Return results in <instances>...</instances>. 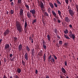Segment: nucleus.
<instances>
[{
    "instance_id": "nucleus-1",
    "label": "nucleus",
    "mask_w": 78,
    "mask_h": 78,
    "mask_svg": "<svg viewBox=\"0 0 78 78\" xmlns=\"http://www.w3.org/2000/svg\"><path fill=\"white\" fill-rule=\"evenodd\" d=\"M16 26L18 30L19 31H22V27H21L20 24L19 22L16 21Z\"/></svg>"
},
{
    "instance_id": "nucleus-2",
    "label": "nucleus",
    "mask_w": 78,
    "mask_h": 78,
    "mask_svg": "<svg viewBox=\"0 0 78 78\" xmlns=\"http://www.w3.org/2000/svg\"><path fill=\"white\" fill-rule=\"evenodd\" d=\"M69 12L71 16H73L74 14H75V12H73V11L71 9H69Z\"/></svg>"
},
{
    "instance_id": "nucleus-3",
    "label": "nucleus",
    "mask_w": 78,
    "mask_h": 78,
    "mask_svg": "<svg viewBox=\"0 0 78 78\" xmlns=\"http://www.w3.org/2000/svg\"><path fill=\"white\" fill-rule=\"evenodd\" d=\"M42 44H43V47L44 49L45 50H46V49L47 48V46L45 45L46 44V42L45 41H44L43 40V41L42 42Z\"/></svg>"
},
{
    "instance_id": "nucleus-4",
    "label": "nucleus",
    "mask_w": 78,
    "mask_h": 78,
    "mask_svg": "<svg viewBox=\"0 0 78 78\" xmlns=\"http://www.w3.org/2000/svg\"><path fill=\"white\" fill-rule=\"evenodd\" d=\"M20 15L21 16H22L23 15V9H20Z\"/></svg>"
},
{
    "instance_id": "nucleus-5",
    "label": "nucleus",
    "mask_w": 78,
    "mask_h": 78,
    "mask_svg": "<svg viewBox=\"0 0 78 78\" xmlns=\"http://www.w3.org/2000/svg\"><path fill=\"white\" fill-rule=\"evenodd\" d=\"M52 12L53 15V16H54L55 17V18H58V16H56V13H55V12L54 10H52Z\"/></svg>"
},
{
    "instance_id": "nucleus-6",
    "label": "nucleus",
    "mask_w": 78,
    "mask_h": 78,
    "mask_svg": "<svg viewBox=\"0 0 78 78\" xmlns=\"http://www.w3.org/2000/svg\"><path fill=\"white\" fill-rule=\"evenodd\" d=\"M30 12L33 15H34V14H36V10H35V9H34L31 10L30 11Z\"/></svg>"
},
{
    "instance_id": "nucleus-7",
    "label": "nucleus",
    "mask_w": 78,
    "mask_h": 78,
    "mask_svg": "<svg viewBox=\"0 0 78 78\" xmlns=\"http://www.w3.org/2000/svg\"><path fill=\"white\" fill-rule=\"evenodd\" d=\"M69 37H72L73 39L74 40V39L75 38V34H70L69 35Z\"/></svg>"
},
{
    "instance_id": "nucleus-8",
    "label": "nucleus",
    "mask_w": 78,
    "mask_h": 78,
    "mask_svg": "<svg viewBox=\"0 0 78 78\" xmlns=\"http://www.w3.org/2000/svg\"><path fill=\"white\" fill-rule=\"evenodd\" d=\"M9 32H10V30L8 29L6 30L5 31V32L4 33V35H5L6 36L7 34H9Z\"/></svg>"
},
{
    "instance_id": "nucleus-9",
    "label": "nucleus",
    "mask_w": 78,
    "mask_h": 78,
    "mask_svg": "<svg viewBox=\"0 0 78 78\" xmlns=\"http://www.w3.org/2000/svg\"><path fill=\"white\" fill-rule=\"evenodd\" d=\"M65 20L66 22H70V19L67 17H65Z\"/></svg>"
},
{
    "instance_id": "nucleus-10",
    "label": "nucleus",
    "mask_w": 78,
    "mask_h": 78,
    "mask_svg": "<svg viewBox=\"0 0 78 78\" xmlns=\"http://www.w3.org/2000/svg\"><path fill=\"white\" fill-rule=\"evenodd\" d=\"M10 46H9V44H6L5 45V50H6V49H9V48Z\"/></svg>"
},
{
    "instance_id": "nucleus-11",
    "label": "nucleus",
    "mask_w": 78,
    "mask_h": 78,
    "mask_svg": "<svg viewBox=\"0 0 78 78\" xmlns=\"http://www.w3.org/2000/svg\"><path fill=\"white\" fill-rule=\"evenodd\" d=\"M24 58L27 61L28 59V54L26 53L24 55Z\"/></svg>"
},
{
    "instance_id": "nucleus-12",
    "label": "nucleus",
    "mask_w": 78,
    "mask_h": 78,
    "mask_svg": "<svg viewBox=\"0 0 78 78\" xmlns=\"http://www.w3.org/2000/svg\"><path fill=\"white\" fill-rule=\"evenodd\" d=\"M18 49L19 51H21L22 50V44H20L18 46Z\"/></svg>"
},
{
    "instance_id": "nucleus-13",
    "label": "nucleus",
    "mask_w": 78,
    "mask_h": 78,
    "mask_svg": "<svg viewBox=\"0 0 78 78\" xmlns=\"http://www.w3.org/2000/svg\"><path fill=\"white\" fill-rule=\"evenodd\" d=\"M38 55L40 56H42L43 55V52L42 50H40V51L38 52Z\"/></svg>"
},
{
    "instance_id": "nucleus-14",
    "label": "nucleus",
    "mask_w": 78,
    "mask_h": 78,
    "mask_svg": "<svg viewBox=\"0 0 78 78\" xmlns=\"http://www.w3.org/2000/svg\"><path fill=\"white\" fill-rule=\"evenodd\" d=\"M61 70L62 72H63V73H64V74H66V70L64 68H62Z\"/></svg>"
},
{
    "instance_id": "nucleus-15",
    "label": "nucleus",
    "mask_w": 78,
    "mask_h": 78,
    "mask_svg": "<svg viewBox=\"0 0 78 78\" xmlns=\"http://www.w3.org/2000/svg\"><path fill=\"white\" fill-rule=\"evenodd\" d=\"M49 5L51 8L52 9H53V8H54V6L53 5V4L51 2H50L49 3Z\"/></svg>"
},
{
    "instance_id": "nucleus-16",
    "label": "nucleus",
    "mask_w": 78,
    "mask_h": 78,
    "mask_svg": "<svg viewBox=\"0 0 78 78\" xmlns=\"http://www.w3.org/2000/svg\"><path fill=\"white\" fill-rule=\"evenodd\" d=\"M40 6L41 8H44V3L42 2L40 3Z\"/></svg>"
},
{
    "instance_id": "nucleus-17",
    "label": "nucleus",
    "mask_w": 78,
    "mask_h": 78,
    "mask_svg": "<svg viewBox=\"0 0 78 78\" xmlns=\"http://www.w3.org/2000/svg\"><path fill=\"white\" fill-rule=\"evenodd\" d=\"M27 16L28 18H31V13L28 12L27 13Z\"/></svg>"
},
{
    "instance_id": "nucleus-18",
    "label": "nucleus",
    "mask_w": 78,
    "mask_h": 78,
    "mask_svg": "<svg viewBox=\"0 0 78 78\" xmlns=\"http://www.w3.org/2000/svg\"><path fill=\"white\" fill-rule=\"evenodd\" d=\"M35 53V51H34V49H32V56H34V54Z\"/></svg>"
},
{
    "instance_id": "nucleus-19",
    "label": "nucleus",
    "mask_w": 78,
    "mask_h": 78,
    "mask_svg": "<svg viewBox=\"0 0 78 78\" xmlns=\"http://www.w3.org/2000/svg\"><path fill=\"white\" fill-rule=\"evenodd\" d=\"M25 25H24V27L25 28H26L27 27V26L28 25V24H27V21L24 22Z\"/></svg>"
},
{
    "instance_id": "nucleus-20",
    "label": "nucleus",
    "mask_w": 78,
    "mask_h": 78,
    "mask_svg": "<svg viewBox=\"0 0 78 78\" xmlns=\"http://www.w3.org/2000/svg\"><path fill=\"white\" fill-rule=\"evenodd\" d=\"M17 72L18 73H20L21 72V69L20 68H18L17 69Z\"/></svg>"
},
{
    "instance_id": "nucleus-21",
    "label": "nucleus",
    "mask_w": 78,
    "mask_h": 78,
    "mask_svg": "<svg viewBox=\"0 0 78 78\" xmlns=\"http://www.w3.org/2000/svg\"><path fill=\"white\" fill-rule=\"evenodd\" d=\"M26 49L28 51H30V48H29L28 46H26Z\"/></svg>"
},
{
    "instance_id": "nucleus-22",
    "label": "nucleus",
    "mask_w": 78,
    "mask_h": 78,
    "mask_svg": "<svg viewBox=\"0 0 78 78\" xmlns=\"http://www.w3.org/2000/svg\"><path fill=\"white\" fill-rule=\"evenodd\" d=\"M64 36L66 39H70V38L69 37V36H68L66 35L65 34H64Z\"/></svg>"
},
{
    "instance_id": "nucleus-23",
    "label": "nucleus",
    "mask_w": 78,
    "mask_h": 78,
    "mask_svg": "<svg viewBox=\"0 0 78 78\" xmlns=\"http://www.w3.org/2000/svg\"><path fill=\"white\" fill-rule=\"evenodd\" d=\"M47 37L48 40L49 41H50V35H49V34H48L47 35Z\"/></svg>"
},
{
    "instance_id": "nucleus-24",
    "label": "nucleus",
    "mask_w": 78,
    "mask_h": 78,
    "mask_svg": "<svg viewBox=\"0 0 78 78\" xmlns=\"http://www.w3.org/2000/svg\"><path fill=\"white\" fill-rule=\"evenodd\" d=\"M51 62L53 63V62H55V59L53 58H52L51 59Z\"/></svg>"
},
{
    "instance_id": "nucleus-25",
    "label": "nucleus",
    "mask_w": 78,
    "mask_h": 78,
    "mask_svg": "<svg viewBox=\"0 0 78 78\" xmlns=\"http://www.w3.org/2000/svg\"><path fill=\"white\" fill-rule=\"evenodd\" d=\"M25 6L27 8V10H29L30 9L29 6L27 4H26L25 5Z\"/></svg>"
},
{
    "instance_id": "nucleus-26",
    "label": "nucleus",
    "mask_w": 78,
    "mask_h": 78,
    "mask_svg": "<svg viewBox=\"0 0 78 78\" xmlns=\"http://www.w3.org/2000/svg\"><path fill=\"white\" fill-rule=\"evenodd\" d=\"M46 57V55H45V53H44V55L43 56V58L44 61H45V57Z\"/></svg>"
},
{
    "instance_id": "nucleus-27",
    "label": "nucleus",
    "mask_w": 78,
    "mask_h": 78,
    "mask_svg": "<svg viewBox=\"0 0 78 78\" xmlns=\"http://www.w3.org/2000/svg\"><path fill=\"white\" fill-rule=\"evenodd\" d=\"M14 41L16 42L17 41V37H14Z\"/></svg>"
},
{
    "instance_id": "nucleus-28",
    "label": "nucleus",
    "mask_w": 78,
    "mask_h": 78,
    "mask_svg": "<svg viewBox=\"0 0 78 78\" xmlns=\"http://www.w3.org/2000/svg\"><path fill=\"white\" fill-rule=\"evenodd\" d=\"M64 33H65V34H68L69 33V32H68V30L67 29L66 30H65L64 31Z\"/></svg>"
},
{
    "instance_id": "nucleus-29",
    "label": "nucleus",
    "mask_w": 78,
    "mask_h": 78,
    "mask_svg": "<svg viewBox=\"0 0 78 78\" xmlns=\"http://www.w3.org/2000/svg\"><path fill=\"white\" fill-rule=\"evenodd\" d=\"M10 12L11 14H14V10H11Z\"/></svg>"
},
{
    "instance_id": "nucleus-30",
    "label": "nucleus",
    "mask_w": 78,
    "mask_h": 78,
    "mask_svg": "<svg viewBox=\"0 0 78 78\" xmlns=\"http://www.w3.org/2000/svg\"><path fill=\"white\" fill-rule=\"evenodd\" d=\"M18 3L21 4L22 3V0H18Z\"/></svg>"
},
{
    "instance_id": "nucleus-31",
    "label": "nucleus",
    "mask_w": 78,
    "mask_h": 78,
    "mask_svg": "<svg viewBox=\"0 0 78 78\" xmlns=\"http://www.w3.org/2000/svg\"><path fill=\"white\" fill-rule=\"evenodd\" d=\"M59 44H60V45H62V41H59Z\"/></svg>"
},
{
    "instance_id": "nucleus-32",
    "label": "nucleus",
    "mask_w": 78,
    "mask_h": 78,
    "mask_svg": "<svg viewBox=\"0 0 78 78\" xmlns=\"http://www.w3.org/2000/svg\"><path fill=\"white\" fill-rule=\"evenodd\" d=\"M58 13L59 15V16H61V11L59 10L58 11Z\"/></svg>"
},
{
    "instance_id": "nucleus-33",
    "label": "nucleus",
    "mask_w": 78,
    "mask_h": 78,
    "mask_svg": "<svg viewBox=\"0 0 78 78\" xmlns=\"http://www.w3.org/2000/svg\"><path fill=\"white\" fill-rule=\"evenodd\" d=\"M54 5L55 6V7L56 8H58V5L56 4V3H54Z\"/></svg>"
},
{
    "instance_id": "nucleus-34",
    "label": "nucleus",
    "mask_w": 78,
    "mask_h": 78,
    "mask_svg": "<svg viewBox=\"0 0 78 78\" xmlns=\"http://www.w3.org/2000/svg\"><path fill=\"white\" fill-rule=\"evenodd\" d=\"M56 1H57V2L58 3V4H59V5H61V3L60 2H59V0H57Z\"/></svg>"
},
{
    "instance_id": "nucleus-35",
    "label": "nucleus",
    "mask_w": 78,
    "mask_h": 78,
    "mask_svg": "<svg viewBox=\"0 0 78 78\" xmlns=\"http://www.w3.org/2000/svg\"><path fill=\"white\" fill-rule=\"evenodd\" d=\"M22 62L23 66H25V62H24V61H23V60H22Z\"/></svg>"
},
{
    "instance_id": "nucleus-36",
    "label": "nucleus",
    "mask_w": 78,
    "mask_h": 78,
    "mask_svg": "<svg viewBox=\"0 0 78 78\" xmlns=\"http://www.w3.org/2000/svg\"><path fill=\"white\" fill-rule=\"evenodd\" d=\"M76 9L77 11L78 12V5H76Z\"/></svg>"
},
{
    "instance_id": "nucleus-37",
    "label": "nucleus",
    "mask_w": 78,
    "mask_h": 78,
    "mask_svg": "<svg viewBox=\"0 0 78 78\" xmlns=\"http://www.w3.org/2000/svg\"><path fill=\"white\" fill-rule=\"evenodd\" d=\"M48 11L49 13H50V8H49L48 10Z\"/></svg>"
},
{
    "instance_id": "nucleus-38",
    "label": "nucleus",
    "mask_w": 78,
    "mask_h": 78,
    "mask_svg": "<svg viewBox=\"0 0 78 78\" xmlns=\"http://www.w3.org/2000/svg\"><path fill=\"white\" fill-rule=\"evenodd\" d=\"M44 15L45 16H48V14L47 13V12H45L44 14Z\"/></svg>"
},
{
    "instance_id": "nucleus-39",
    "label": "nucleus",
    "mask_w": 78,
    "mask_h": 78,
    "mask_svg": "<svg viewBox=\"0 0 78 78\" xmlns=\"http://www.w3.org/2000/svg\"><path fill=\"white\" fill-rule=\"evenodd\" d=\"M64 64L65 66H67V61H65L64 62Z\"/></svg>"
},
{
    "instance_id": "nucleus-40",
    "label": "nucleus",
    "mask_w": 78,
    "mask_h": 78,
    "mask_svg": "<svg viewBox=\"0 0 78 78\" xmlns=\"http://www.w3.org/2000/svg\"><path fill=\"white\" fill-rule=\"evenodd\" d=\"M53 56L55 58V59L56 60L57 59V57H56V56H55V55H53Z\"/></svg>"
},
{
    "instance_id": "nucleus-41",
    "label": "nucleus",
    "mask_w": 78,
    "mask_h": 78,
    "mask_svg": "<svg viewBox=\"0 0 78 78\" xmlns=\"http://www.w3.org/2000/svg\"><path fill=\"white\" fill-rule=\"evenodd\" d=\"M36 22V20H34L32 22L33 24L34 23Z\"/></svg>"
},
{
    "instance_id": "nucleus-42",
    "label": "nucleus",
    "mask_w": 78,
    "mask_h": 78,
    "mask_svg": "<svg viewBox=\"0 0 78 78\" xmlns=\"http://www.w3.org/2000/svg\"><path fill=\"white\" fill-rule=\"evenodd\" d=\"M65 1L66 4H69V0H65Z\"/></svg>"
},
{
    "instance_id": "nucleus-43",
    "label": "nucleus",
    "mask_w": 78,
    "mask_h": 78,
    "mask_svg": "<svg viewBox=\"0 0 78 78\" xmlns=\"http://www.w3.org/2000/svg\"><path fill=\"white\" fill-rule=\"evenodd\" d=\"M10 61H14V58H10Z\"/></svg>"
},
{
    "instance_id": "nucleus-44",
    "label": "nucleus",
    "mask_w": 78,
    "mask_h": 78,
    "mask_svg": "<svg viewBox=\"0 0 78 78\" xmlns=\"http://www.w3.org/2000/svg\"><path fill=\"white\" fill-rule=\"evenodd\" d=\"M64 45H65V47H67V46L68 45V43H65L64 44Z\"/></svg>"
},
{
    "instance_id": "nucleus-45",
    "label": "nucleus",
    "mask_w": 78,
    "mask_h": 78,
    "mask_svg": "<svg viewBox=\"0 0 78 78\" xmlns=\"http://www.w3.org/2000/svg\"><path fill=\"white\" fill-rule=\"evenodd\" d=\"M15 78H19V76H18L17 75H16L15 76Z\"/></svg>"
},
{
    "instance_id": "nucleus-46",
    "label": "nucleus",
    "mask_w": 78,
    "mask_h": 78,
    "mask_svg": "<svg viewBox=\"0 0 78 78\" xmlns=\"http://www.w3.org/2000/svg\"><path fill=\"white\" fill-rule=\"evenodd\" d=\"M55 32L56 34L58 33V30H57V29H55Z\"/></svg>"
},
{
    "instance_id": "nucleus-47",
    "label": "nucleus",
    "mask_w": 78,
    "mask_h": 78,
    "mask_svg": "<svg viewBox=\"0 0 78 78\" xmlns=\"http://www.w3.org/2000/svg\"><path fill=\"white\" fill-rule=\"evenodd\" d=\"M57 20L56 19V18H54V21H55V22H56Z\"/></svg>"
},
{
    "instance_id": "nucleus-48",
    "label": "nucleus",
    "mask_w": 78,
    "mask_h": 78,
    "mask_svg": "<svg viewBox=\"0 0 78 78\" xmlns=\"http://www.w3.org/2000/svg\"><path fill=\"white\" fill-rule=\"evenodd\" d=\"M11 5H12V6H13V5H14V2H12L11 3Z\"/></svg>"
},
{
    "instance_id": "nucleus-49",
    "label": "nucleus",
    "mask_w": 78,
    "mask_h": 78,
    "mask_svg": "<svg viewBox=\"0 0 78 78\" xmlns=\"http://www.w3.org/2000/svg\"><path fill=\"white\" fill-rule=\"evenodd\" d=\"M57 21H58V23H61V21L60 20H57Z\"/></svg>"
},
{
    "instance_id": "nucleus-50",
    "label": "nucleus",
    "mask_w": 78,
    "mask_h": 78,
    "mask_svg": "<svg viewBox=\"0 0 78 78\" xmlns=\"http://www.w3.org/2000/svg\"><path fill=\"white\" fill-rule=\"evenodd\" d=\"M38 72V71H37V70H36L35 73H36V74H37Z\"/></svg>"
},
{
    "instance_id": "nucleus-51",
    "label": "nucleus",
    "mask_w": 78,
    "mask_h": 78,
    "mask_svg": "<svg viewBox=\"0 0 78 78\" xmlns=\"http://www.w3.org/2000/svg\"><path fill=\"white\" fill-rule=\"evenodd\" d=\"M9 56L10 57V58H12V54H10Z\"/></svg>"
},
{
    "instance_id": "nucleus-52",
    "label": "nucleus",
    "mask_w": 78,
    "mask_h": 78,
    "mask_svg": "<svg viewBox=\"0 0 78 78\" xmlns=\"http://www.w3.org/2000/svg\"><path fill=\"white\" fill-rule=\"evenodd\" d=\"M51 55H50V56L49 57V59H51Z\"/></svg>"
},
{
    "instance_id": "nucleus-53",
    "label": "nucleus",
    "mask_w": 78,
    "mask_h": 78,
    "mask_svg": "<svg viewBox=\"0 0 78 78\" xmlns=\"http://www.w3.org/2000/svg\"><path fill=\"white\" fill-rule=\"evenodd\" d=\"M69 27H70V28H72V25L71 24L69 25Z\"/></svg>"
},
{
    "instance_id": "nucleus-54",
    "label": "nucleus",
    "mask_w": 78,
    "mask_h": 78,
    "mask_svg": "<svg viewBox=\"0 0 78 78\" xmlns=\"http://www.w3.org/2000/svg\"><path fill=\"white\" fill-rule=\"evenodd\" d=\"M29 39L30 40H31V37H29Z\"/></svg>"
},
{
    "instance_id": "nucleus-55",
    "label": "nucleus",
    "mask_w": 78,
    "mask_h": 78,
    "mask_svg": "<svg viewBox=\"0 0 78 78\" xmlns=\"http://www.w3.org/2000/svg\"><path fill=\"white\" fill-rule=\"evenodd\" d=\"M46 78H50L48 76H46Z\"/></svg>"
},
{
    "instance_id": "nucleus-56",
    "label": "nucleus",
    "mask_w": 78,
    "mask_h": 78,
    "mask_svg": "<svg viewBox=\"0 0 78 78\" xmlns=\"http://www.w3.org/2000/svg\"><path fill=\"white\" fill-rule=\"evenodd\" d=\"M2 39H0V45H1V42H2Z\"/></svg>"
},
{
    "instance_id": "nucleus-57",
    "label": "nucleus",
    "mask_w": 78,
    "mask_h": 78,
    "mask_svg": "<svg viewBox=\"0 0 78 78\" xmlns=\"http://www.w3.org/2000/svg\"><path fill=\"white\" fill-rule=\"evenodd\" d=\"M59 16L61 19H62V16H61V15Z\"/></svg>"
},
{
    "instance_id": "nucleus-58",
    "label": "nucleus",
    "mask_w": 78,
    "mask_h": 78,
    "mask_svg": "<svg viewBox=\"0 0 78 78\" xmlns=\"http://www.w3.org/2000/svg\"><path fill=\"white\" fill-rule=\"evenodd\" d=\"M4 62H6V59H4Z\"/></svg>"
},
{
    "instance_id": "nucleus-59",
    "label": "nucleus",
    "mask_w": 78,
    "mask_h": 78,
    "mask_svg": "<svg viewBox=\"0 0 78 78\" xmlns=\"http://www.w3.org/2000/svg\"><path fill=\"white\" fill-rule=\"evenodd\" d=\"M13 1V0H9L10 2H12Z\"/></svg>"
},
{
    "instance_id": "nucleus-60",
    "label": "nucleus",
    "mask_w": 78,
    "mask_h": 78,
    "mask_svg": "<svg viewBox=\"0 0 78 78\" xmlns=\"http://www.w3.org/2000/svg\"><path fill=\"white\" fill-rule=\"evenodd\" d=\"M2 65V63H1V61H0V66Z\"/></svg>"
},
{
    "instance_id": "nucleus-61",
    "label": "nucleus",
    "mask_w": 78,
    "mask_h": 78,
    "mask_svg": "<svg viewBox=\"0 0 78 78\" xmlns=\"http://www.w3.org/2000/svg\"><path fill=\"white\" fill-rule=\"evenodd\" d=\"M70 2H72V0H69Z\"/></svg>"
},
{
    "instance_id": "nucleus-62",
    "label": "nucleus",
    "mask_w": 78,
    "mask_h": 78,
    "mask_svg": "<svg viewBox=\"0 0 78 78\" xmlns=\"http://www.w3.org/2000/svg\"><path fill=\"white\" fill-rule=\"evenodd\" d=\"M55 40H53V42H54V43H55Z\"/></svg>"
},
{
    "instance_id": "nucleus-63",
    "label": "nucleus",
    "mask_w": 78,
    "mask_h": 78,
    "mask_svg": "<svg viewBox=\"0 0 78 78\" xmlns=\"http://www.w3.org/2000/svg\"><path fill=\"white\" fill-rule=\"evenodd\" d=\"M31 43H33V40L31 41Z\"/></svg>"
},
{
    "instance_id": "nucleus-64",
    "label": "nucleus",
    "mask_w": 78,
    "mask_h": 78,
    "mask_svg": "<svg viewBox=\"0 0 78 78\" xmlns=\"http://www.w3.org/2000/svg\"><path fill=\"white\" fill-rule=\"evenodd\" d=\"M10 78H13L12 76H11L10 77Z\"/></svg>"
}]
</instances>
